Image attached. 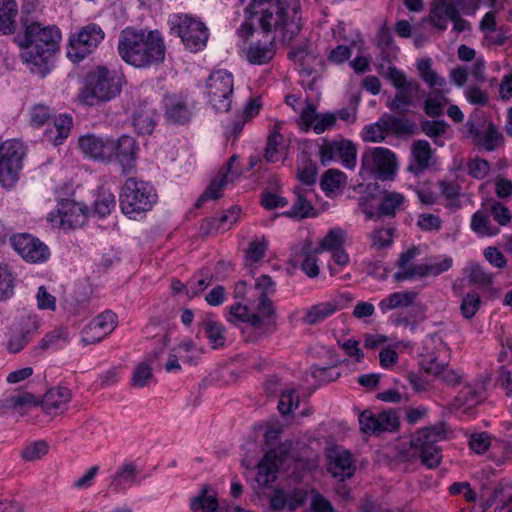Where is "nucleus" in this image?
Listing matches in <instances>:
<instances>
[{
  "instance_id": "nucleus-1",
  "label": "nucleus",
  "mask_w": 512,
  "mask_h": 512,
  "mask_svg": "<svg viewBox=\"0 0 512 512\" xmlns=\"http://www.w3.org/2000/svg\"><path fill=\"white\" fill-rule=\"evenodd\" d=\"M292 11V16H289L281 0H251L245 9L246 18L238 33L247 39L253 31L259 29L265 34H272L273 39L290 42L301 30L299 5L293 6Z\"/></svg>"
},
{
  "instance_id": "nucleus-2",
  "label": "nucleus",
  "mask_w": 512,
  "mask_h": 512,
  "mask_svg": "<svg viewBox=\"0 0 512 512\" xmlns=\"http://www.w3.org/2000/svg\"><path fill=\"white\" fill-rule=\"evenodd\" d=\"M118 53L127 64L146 69L164 62L166 46L158 30L126 28L119 35Z\"/></svg>"
},
{
  "instance_id": "nucleus-3",
  "label": "nucleus",
  "mask_w": 512,
  "mask_h": 512,
  "mask_svg": "<svg viewBox=\"0 0 512 512\" xmlns=\"http://www.w3.org/2000/svg\"><path fill=\"white\" fill-rule=\"evenodd\" d=\"M24 26V38L19 42L23 49L21 58L33 73L45 77L50 71L52 57L59 50L60 30L39 22L24 23Z\"/></svg>"
},
{
  "instance_id": "nucleus-4",
  "label": "nucleus",
  "mask_w": 512,
  "mask_h": 512,
  "mask_svg": "<svg viewBox=\"0 0 512 512\" xmlns=\"http://www.w3.org/2000/svg\"><path fill=\"white\" fill-rule=\"evenodd\" d=\"M121 89L122 78L115 71L98 66L88 73L86 85L80 95L87 105L93 106L114 99Z\"/></svg>"
},
{
  "instance_id": "nucleus-5",
  "label": "nucleus",
  "mask_w": 512,
  "mask_h": 512,
  "mask_svg": "<svg viewBox=\"0 0 512 512\" xmlns=\"http://www.w3.org/2000/svg\"><path fill=\"white\" fill-rule=\"evenodd\" d=\"M447 438V426L444 421L427 426L416 431L410 440V447L414 456H418L421 463L429 469L439 466L442 454L437 445L439 441Z\"/></svg>"
},
{
  "instance_id": "nucleus-6",
  "label": "nucleus",
  "mask_w": 512,
  "mask_h": 512,
  "mask_svg": "<svg viewBox=\"0 0 512 512\" xmlns=\"http://www.w3.org/2000/svg\"><path fill=\"white\" fill-rule=\"evenodd\" d=\"M119 201L122 212L137 219L152 209L157 202V193L148 182L130 177L122 186Z\"/></svg>"
},
{
  "instance_id": "nucleus-7",
  "label": "nucleus",
  "mask_w": 512,
  "mask_h": 512,
  "mask_svg": "<svg viewBox=\"0 0 512 512\" xmlns=\"http://www.w3.org/2000/svg\"><path fill=\"white\" fill-rule=\"evenodd\" d=\"M387 79L395 88L396 93L386 101V106L397 114H406L410 107H415L422 99V89L419 82L408 79L406 74L396 67H389Z\"/></svg>"
},
{
  "instance_id": "nucleus-8",
  "label": "nucleus",
  "mask_w": 512,
  "mask_h": 512,
  "mask_svg": "<svg viewBox=\"0 0 512 512\" xmlns=\"http://www.w3.org/2000/svg\"><path fill=\"white\" fill-rule=\"evenodd\" d=\"M169 24L171 30L191 52H197L206 46L209 33L202 21L188 14H174L170 17Z\"/></svg>"
},
{
  "instance_id": "nucleus-9",
  "label": "nucleus",
  "mask_w": 512,
  "mask_h": 512,
  "mask_svg": "<svg viewBox=\"0 0 512 512\" xmlns=\"http://www.w3.org/2000/svg\"><path fill=\"white\" fill-rule=\"evenodd\" d=\"M397 167L396 155L388 148L374 147L362 153L361 174L363 175L391 180L396 174Z\"/></svg>"
},
{
  "instance_id": "nucleus-10",
  "label": "nucleus",
  "mask_w": 512,
  "mask_h": 512,
  "mask_svg": "<svg viewBox=\"0 0 512 512\" xmlns=\"http://www.w3.org/2000/svg\"><path fill=\"white\" fill-rule=\"evenodd\" d=\"M234 79L226 70L212 72L206 81L205 94L209 103L218 112H227L232 103Z\"/></svg>"
},
{
  "instance_id": "nucleus-11",
  "label": "nucleus",
  "mask_w": 512,
  "mask_h": 512,
  "mask_svg": "<svg viewBox=\"0 0 512 512\" xmlns=\"http://www.w3.org/2000/svg\"><path fill=\"white\" fill-rule=\"evenodd\" d=\"M105 33L95 23H89L72 35L67 47V56L74 63L82 61L104 40Z\"/></svg>"
},
{
  "instance_id": "nucleus-12",
  "label": "nucleus",
  "mask_w": 512,
  "mask_h": 512,
  "mask_svg": "<svg viewBox=\"0 0 512 512\" xmlns=\"http://www.w3.org/2000/svg\"><path fill=\"white\" fill-rule=\"evenodd\" d=\"M466 128L472 141L487 151H494L503 141V135L496 125L481 112L468 118Z\"/></svg>"
},
{
  "instance_id": "nucleus-13",
  "label": "nucleus",
  "mask_w": 512,
  "mask_h": 512,
  "mask_svg": "<svg viewBox=\"0 0 512 512\" xmlns=\"http://www.w3.org/2000/svg\"><path fill=\"white\" fill-rule=\"evenodd\" d=\"M373 197H365L360 199L361 211L368 219L378 220L381 217L393 218L398 212L404 209L406 197L396 191L384 190L379 194L377 209H373L371 201Z\"/></svg>"
},
{
  "instance_id": "nucleus-14",
  "label": "nucleus",
  "mask_w": 512,
  "mask_h": 512,
  "mask_svg": "<svg viewBox=\"0 0 512 512\" xmlns=\"http://www.w3.org/2000/svg\"><path fill=\"white\" fill-rule=\"evenodd\" d=\"M321 163L326 166L335 160H341L344 167L354 169L356 166V145L347 139L323 140L319 147Z\"/></svg>"
},
{
  "instance_id": "nucleus-15",
  "label": "nucleus",
  "mask_w": 512,
  "mask_h": 512,
  "mask_svg": "<svg viewBox=\"0 0 512 512\" xmlns=\"http://www.w3.org/2000/svg\"><path fill=\"white\" fill-rule=\"evenodd\" d=\"M10 242L14 250L21 257L31 263H41L48 259L49 249L38 238L31 234L22 233L13 235Z\"/></svg>"
},
{
  "instance_id": "nucleus-16",
  "label": "nucleus",
  "mask_w": 512,
  "mask_h": 512,
  "mask_svg": "<svg viewBox=\"0 0 512 512\" xmlns=\"http://www.w3.org/2000/svg\"><path fill=\"white\" fill-rule=\"evenodd\" d=\"M117 326V315L110 310L96 316L81 331V343L89 345L100 342Z\"/></svg>"
},
{
  "instance_id": "nucleus-17",
  "label": "nucleus",
  "mask_w": 512,
  "mask_h": 512,
  "mask_svg": "<svg viewBox=\"0 0 512 512\" xmlns=\"http://www.w3.org/2000/svg\"><path fill=\"white\" fill-rule=\"evenodd\" d=\"M256 313L250 318V326L260 336H268L277 330V312L273 301L267 297H258Z\"/></svg>"
},
{
  "instance_id": "nucleus-18",
  "label": "nucleus",
  "mask_w": 512,
  "mask_h": 512,
  "mask_svg": "<svg viewBox=\"0 0 512 512\" xmlns=\"http://www.w3.org/2000/svg\"><path fill=\"white\" fill-rule=\"evenodd\" d=\"M80 150L89 158L102 162L112 161L113 138L95 134L81 136L78 141Z\"/></svg>"
},
{
  "instance_id": "nucleus-19",
  "label": "nucleus",
  "mask_w": 512,
  "mask_h": 512,
  "mask_svg": "<svg viewBox=\"0 0 512 512\" xmlns=\"http://www.w3.org/2000/svg\"><path fill=\"white\" fill-rule=\"evenodd\" d=\"M286 456L287 451L282 447L270 449L265 453L258 464L256 482L259 486L266 487L276 480L279 465Z\"/></svg>"
},
{
  "instance_id": "nucleus-20",
  "label": "nucleus",
  "mask_w": 512,
  "mask_h": 512,
  "mask_svg": "<svg viewBox=\"0 0 512 512\" xmlns=\"http://www.w3.org/2000/svg\"><path fill=\"white\" fill-rule=\"evenodd\" d=\"M138 150L137 142L132 136L124 134L117 139L113 138L112 160H117L126 173L134 167Z\"/></svg>"
},
{
  "instance_id": "nucleus-21",
  "label": "nucleus",
  "mask_w": 512,
  "mask_h": 512,
  "mask_svg": "<svg viewBox=\"0 0 512 512\" xmlns=\"http://www.w3.org/2000/svg\"><path fill=\"white\" fill-rule=\"evenodd\" d=\"M328 471L340 481L354 476L356 465L352 454L347 450H333L328 454Z\"/></svg>"
},
{
  "instance_id": "nucleus-22",
  "label": "nucleus",
  "mask_w": 512,
  "mask_h": 512,
  "mask_svg": "<svg viewBox=\"0 0 512 512\" xmlns=\"http://www.w3.org/2000/svg\"><path fill=\"white\" fill-rule=\"evenodd\" d=\"M165 117L167 121L174 124H185L189 122L192 112L187 100L182 95H166L163 100Z\"/></svg>"
},
{
  "instance_id": "nucleus-23",
  "label": "nucleus",
  "mask_w": 512,
  "mask_h": 512,
  "mask_svg": "<svg viewBox=\"0 0 512 512\" xmlns=\"http://www.w3.org/2000/svg\"><path fill=\"white\" fill-rule=\"evenodd\" d=\"M237 156L233 155L229 158L226 167L219 171L218 175L213 178L205 190V197L211 199H219L222 196V190L229 184L235 181L240 175L239 169H234V163Z\"/></svg>"
},
{
  "instance_id": "nucleus-24",
  "label": "nucleus",
  "mask_w": 512,
  "mask_h": 512,
  "mask_svg": "<svg viewBox=\"0 0 512 512\" xmlns=\"http://www.w3.org/2000/svg\"><path fill=\"white\" fill-rule=\"evenodd\" d=\"M59 224L65 229L81 226L86 219L85 209L73 200L65 199L58 207Z\"/></svg>"
},
{
  "instance_id": "nucleus-25",
  "label": "nucleus",
  "mask_w": 512,
  "mask_h": 512,
  "mask_svg": "<svg viewBox=\"0 0 512 512\" xmlns=\"http://www.w3.org/2000/svg\"><path fill=\"white\" fill-rule=\"evenodd\" d=\"M156 116V109L145 100L134 111L132 125L141 135L151 134L156 126Z\"/></svg>"
},
{
  "instance_id": "nucleus-26",
  "label": "nucleus",
  "mask_w": 512,
  "mask_h": 512,
  "mask_svg": "<svg viewBox=\"0 0 512 512\" xmlns=\"http://www.w3.org/2000/svg\"><path fill=\"white\" fill-rule=\"evenodd\" d=\"M139 472L135 463L124 461L110 477L109 488L113 492H121L137 483Z\"/></svg>"
},
{
  "instance_id": "nucleus-27",
  "label": "nucleus",
  "mask_w": 512,
  "mask_h": 512,
  "mask_svg": "<svg viewBox=\"0 0 512 512\" xmlns=\"http://www.w3.org/2000/svg\"><path fill=\"white\" fill-rule=\"evenodd\" d=\"M301 406L303 408L299 411V416H309L313 413L307 403L301 402L300 395L295 389L288 388L281 392L277 408L282 416L295 413Z\"/></svg>"
},
{
  "instance_id": "nucleus-28",
  "label": "nucleus",
  "mask_w": 512,
  "mask_h": 512,
  "mask_svg": "<svg viewBox=\"0 0 512 512\" xmlns=\"http://www.w3.org/2000/svg\"><path fill=\"white\" fill-rule=\"evenodd\" d=\"M71 396V391L66 387H53L40 398V406H42L43 411L47 414L56 413L58 410H60V413H63L64 406L70 402Z\"/></svg>"
},
{
  "instance_id": "nucleus-29",
  "label": "nucleus",
  "mask_w": 512,
  "mask_h": 512,
  "mask_svg": "<svg viewBox=\"0 0 512 512\" xmlns=\"http://www.w3.org/2000/svg\"><path fill=\"white\" fill-rule=\"evenodd\" d=\"M360 429L365 434L381 436L383 433L396 432L400 426L399 418H358Z\"/></svg>"
},
{
  "instance_id": "nucleus-30",
  "label": "nucleus",
  "mask_w": 512,
  "mask_h": 512,
  "mask_svg": "<svg viewBox=\"0 0 512 512\" xmlns=\"http://www.w3.org/2000/svg\"><path fill=\"white\" fill-rule=\"evenodd\" d=\"M275 40L271 37V39L263 43L260 41L251 43L246 51V58L249 63L253 65L268 64L276 53Z\"/></svg>"
},
{
  "instance_id": "nucleus-31",
  "label": "nucleus",
  "mask_w": 512,
  "mask_h": 512,
  "mask_svg": "<svg viewBox=\"0 0 512 512\" xmlns=\"http://www.w3.org/2000/svg\"><path fill=\"white\" fill-rule=\"evenodd\" d=\"M481 402V396L470 385L464 386L450 404L451 413H468Z\"/></svg>"
},
{
  "instance_id": "nucleus-32",
  "label": "nucleus",
  "mask_w": 512,
  "mask_h": 512,
  "mask_svg": "<svg viewBox=\"0 0 512 512\" xmlns=\"http://www.w3.org/2000/svg\"><path fill=\"white\" fill-rule=\"evenodd\" d=\"M413 164L409 170L415 174H420L430 165L432 149L428 141L417 140L412 145Z\"/></svg>"
},
{
  "instance_id": "nucleus-33",
  "label": "nucleus",
  "mask_w": 512,
  "mask_h": 512,
  "mask_svg": "<svg viewBox=\"0 0 512 512\" xmlns=\"http://www.w3.org/2000/svg\"><path fill=\"white\" fill-rule=\"evenodd\" d=\"M417 296V292L410 290L394 292L382 299L378 307L383 314L393 309L407 308L414 304Z\"/></svg>"
},
{
  "instance_id": "nucleus-34",
  "label": "nucleus",
  "mask_w": 512,
  "mask_h": 512,
  "mask_svg": "<svg viewBox=\"0 0 512 512\" xmlns=\"http://www.w3.org/2000/svg\"><path fill=\"white\" fill-rule=\"evenodd\" d=\"M211 486L205 484L197 495L190 499L189 507L192 512H217L219 503L216 495H211Z\"/></svg>"
},
{
  "instance_id": "nucleus-35",
  "label": "nucleus",
  "mask_w": 512,
  "mask_h": 512,
  "mask_svg": "<svg viewBox=\"0 0 512 512\" xmlns=\"http://www.w3.org/2000/svg\"><path fill=\"white\" fill-rule=\"evenodd\" d=\"M339 309L336 301L321 302L309 307L302 321L306 325H316L332 316Z\"/></svg>"
},
{
  "instance_id": "nucleus-36",
  "label": "nucleus",
  "mask_w": 512,
  "mask_h": 512,
  "mask_svg": "<svg viewBox=\"0 0 512 512\" xmlns=\"http://www.w3.org/2000/svg\"><path fill=\"white\" fill-rule=\"evenodd\" d=\"M312 194L311 189L308 188H297L295 190L296 200L292 208L286 212V215L296 218H307L314 215V208L311 204L309 195Z\"/></svg>"
},
{
  "instance_id": "nucleus-37",
  "label": "nucleus",
  "mask_w": 512,
  "mask_h": 512,
  "mask_svg": "<svg viewBox=\"0 0 512 512\" xmlns=\"http://www.w3.org/2000/svg\"><path fill=\"white\" fill-rule=\"evenodd\" d=\"M18 7L15 0H0V34H10L15 29Z\"/></svg>"
},
{
  "instance_id": "nucleus-38",
  "label": "nucleus",
  "mask_w": 512,
  "mask_h": 512,
  "mask_svg": "<svg viewBox=\"0 0 512 512\" xmlns=\"http://www.w3.org/2000/svg\"><path fill=\"white\" fill-rule=\"evenodd\" d=\"M199 326L204 331L213 349L224 346L226 341L225 328L220 322L215 321L212 318H206L199 324Z\"/></svg>"
},
{
  "instance_id": "nucleus-39",
  "label": "nucleus",
  "mask_w": 512,
  "mask_h": 512,
  "mask_svg": "<svg viewBox=\"0 0 512 512\" xmlns=\"http://www.w3.org/2000/svg\"><path fill=\"white\" fill-rule=\"evenodd\" d=\"M512 491V486L508 483L499 482L490 495L484 493L480 495L479 501L482 511L485 512L496 502H502L501 510L507 507V495Z\"/></svg>"
},
{
  "instance_id": "nucleus-40",
  "label": "nucleus",
  "mask_w": 512,
  "mask_h": 512,
  "mask_svg": "<svg viewBox=\"0 0 512 512\" xmlns=\"http://www.w3.org/2000/svg\"><path fill=\"white\" fill-rule=\"evenodd\" d=\"M72 126V118L68 115H60L53 121V126L49 128L45 135L54 145H60L69 135Z\"/></svg>"
},
{
  "instance_id": "nucleus-41",
  "label": "nucleus",
  "mask_w": 512,
  "mask_h": 512,
  "mask_svg": "<svg viewBox=\"0 0 512 512\" xmlns=\"http://www.w3.org/2000/svg\"><path fill=\"white\" fill-rule=\"evenodd\" d=\"M383 119L386 122V130L388 135H411L414 133V130L416 128L413 122L404 117H396L391 114H385L383 115Z\"/></svg>"
},
{
  "instance_id": "nucleus-42",
  "label": "nucleus",
  "mask_w": 512,
  "mask_h": 512,
  "mask_svg": "<svg viewBox=\"0 0 512 512\" xmlns=\"http://www.w3.org/2000/svg\"><path fill=\"white\" fill-rule=\"evenodd\" d=\"M417 69L420 77L430 88H443L446 85V79L439 76L438 73L432 69V60L430 58H423L417 61Z\"/></svg>"
},
{
  "instance_id": "nucleus-43",
  "label": "nucleus",
  "mask_w": 512,
  "mask_h": 512,
  "mask_svg": "<svg viewBox=\"0 0 512 512\" xmlns=\"http://www.w3.org/2000/svg\"><path fill=\"white\" fill-rule=\"evenodd\" d=\"M173 351L179 355L184 363L189 365L197 364L203 353L202 348L198 347L194 341L189 339L181 341Z\"/></svg>"
},
{
  "instance_id": "nucleus-44",
  "label": "nucleus",
  "mask_w": 512,
  "mask_h": 512,
  "mask_svg": "<svg viewBox=\"0 0 512 512\" xmlns=\"http://www.w3.org/2000/svg\"><path fill=\"white\" fill-rule=\"evenodd\" d=\"M16 276L9 265L0 263V302L7 301L14 295Z\"/></svg>"
},
{
  "instance_id": "nucleus-45",
  "label": "nucleus",
  "mask_w": 512,
  "mask_h": 512,
  "mask_svg": "<svg viewBox=\"0 0 512 512\" xmlns=\"http://www.w3.org/2000/svg\"><path fill=\"white\" fill-rule=\"evenodd\" d=\"M40 398L30 392L13 395L6 400V407L16 412L27 411L31 407L40 406Z\"/></svg>"
},
{
  "instance_id": "nucleus-46",
  "label": "nucleus",
  "mask_w": 512,
  "mask_h": 512,
  "mask_svg": "<svg viewBox=\"0 0 512 512\" xmlns=\"http://www.w3.org/2000/svg\"><path fill=\"white\" fill-rule=\"evenodd\" d=\"M297 176H298L299 181L306 186H312L316 182V177H317L316 165L312 162V160L306 154H303L298 159Z\"/></svg>"
},
{
  "instance_id": "nucleus-47",
  "label": "nucleus",
  "mask_w": 512,
  "mask_h": 512,
  "mask_svg": "<svg viewBox=\"0 0 512 512\" xmlns=\"http://www.w3.org/2000/svg\"><path fill=\"white\" fill-rule=\"evenodd\" d=\"M303 260L301 263L302 271L309 277L315 278L319 275L320 268L318 265L317 256L320 253L315 252V248H311L310 243L304 244L302 247Z\"/></svg>"
},
{
  "instance_id": "nucleus-48",
  "label": "nucleus",
  "mask_w": 512,
  "mask_h": 512,
  "mask_svg": "<svg viewBox=\"0 0 512 512\" xmlns=\"http://www.w3.org/2000/svg\"><path fill=\"white\" fill-rule=\"evenodd\" d=\"M387 136L386 122L383 116L375 123L364 126L361 132V138L364 142L381 143Z\"/></svg>"
},
{
  "instance_id": "nucleus-49",
  "label": "nucleus",
  "mask_w": 512,
  "mask_h": 512,
  "mask_svg": "<svg viewBox=\"0 0 512 512\" xmlns=\"http://www.w3.org/2000/svg\"><path fill=\"white\" fill-rule=\"evenodd\" d=\"M471 229L480 236H492L498 232V229L492 226L489 216L482 211L473 214Z\"/></svg>"
},
{
  "instance_id": "nucleus-50",
  "label": "nucleus",
  "mask_w": 512,
  "mask_h": 512,
  "mask_svg": "<svg viewBox=\"0 0 512 512\" xmlns=\"http://www.w3.org/2000/svg\"><path fill=\"white\" fill-rule=\"evenodd\" d=\"M448 103V99L442 92L430 93L424 102V112L432 118L443 114L444 107Z\"/></svg>"
},
{
  "instance_id": "nucleus-51",
  "label": "nucleus",
  "mask_w": 512,
  "mask_h": 512,
  "mask_svg": "<svg viewBox=\"0 0 512 512\" xmlns=\"http://www.w3.org/2000/svg\"><path fill=\"white\" fill-rule=\"evenodd\" d=\"M344 244V235L341 229L330 230L321 240L319 246L315 247L316 253L324 251L333 252L341 248Z\"/></svg>"
},
{
  "instance_id": "nucleus-52",
  "label": "nucleus",
  "mask_w": 512,
  "mask_h": 512,
  "mask_svg": "<svg viewBox=\"0 0 512 512\" xmlns=\"http://www.w3.org/2000/svg\"><path fill=\"white\" fill-rule=\"evenodd\" d=\"M449 125L444 120H426L421 123L422 131L438 146H443L440 138L446 133Z\"/></svg>"
},
{
  "instance_id": "nucleus-53",
  "label": "nucleus",
  "mask_w": 512,
  "mask_h": 512,
  "mask_svg": "<svg viewBox=\"0 0 512 512\" xmlns=\"http://www.w3.org/2000/svg\"><path fill=\"white\" fill-rule=\"evenodd\" d=\"M35 329V323H30L27 327H22L19 331L13 333L7 344L8 350L12 353L21 351L30 341V334Z\"/></svg>"
},
{
  "instance_id": "nucleus-54",
  "label": "nucleus",
  "mask_w": 512,
  "mask_h": 512,
  "mask_svg": "<svg viewBox=\"0 0 512 512\" xmlns=\"http://www.w3.org/2000/svg\"><path fill=\"white\" fill-rule=\"evenodd\" d=\"M116 206L114 194L107 190H101L94 202V213L104 217L111 213Z\"/></svg>"
},
{
  "instance_id": "nucleus-55",
  "label": "nucleus",
  "mask_w": 512,
  "mask_h": 512,
  "mask_svg": "<svg viewBox=\"0 0 512 512\" xmlns=\"http://www.w3.org/2000/svg\"><path fill=\"white\" fill-rule=\"evenodd\" d=\"M152 379L153 373L151 366L147 362H141L133 372L131 386L134 388H143L148 386Z\"/></svg>"
},
{
  "instance_id": "nucleus-56",
  "label": "nucleus",
  "mask_w": 512,
  "mask_h": 512,
  "mask_svg": "<svg viewBox=\"0 0 512 512\" xmlns=\"http://www.w3.org/2000/svg\"><path fill=\"white\" fill-rule=\"evenodd\" d=\"M393 228L380 227L369 234L371 248L380 250L390 246L393 242Z\"/></svg>"
},
{
  "instance_id": "nucleus-57",
  "label": "nucleus",
  "mask_w": 512,
  "mask_h": 512,
  "mask_svg": "<svg viewBox=\"0 0 512 512\" xmlns=\"http://www.w3.org/2000/svg\"><path fill=\"white\" fill-rule=\"evenodd\" d=\"M267 243L265 241H252L246 252V266L249 268L251 274H253V265L261 261L266 253Z\"/></svg>"
},
{
  "instance_id": "nucleus-58",
  "label": "nucleus",
  "mask_w": 512,
  "mask_h": 512,
  "mask_svg": "<svg viewBox=\"0 0 512 512\" xmlns=\"http://www.w3.org/2000/svg\"><path fill=\"white\" fill-rule=\"evenodd\" d=\"M345 180V175L339 170L329 169L322 176L320 185L325 192H335Z\"/></svg>"
},
{
  "instance_id": "nucleus-59",
  "label": "nucleus",
  "mask_w": 512,
  "mask_h": 512,
  "mask_svg": "<svg viewBox=\"0 0 512 512\" xmlns=\"http://www.w3.org/2000/svg\"><path fill=\"white\" fill-rule=\"evenodd\" d=\"M49 445L43 440H38L28 444L21 452L25 461H35L41 459L48 453Z\"/></svg>"
},
{
  "instance_id": "nucleus-60",
  "label": "nucleus",
  "mask_w": 512,
  "mask_h": 512,
  "mask_svg": "<svg viewBox=\"0 0 512 512\" xmlns=\"http://www.w3.org/2000/svg\"><path fill=\"white\" fill-rule=\"evenodd\" d=\"M425 276H431L428 263L413 265L408 269H400L394 274V277L397 281L411 280L415 277Z\"/></svg>"
},
{
  "instance_id": "nucleus-61",
  "label": "nucleus",
  "mask_w": 512,
  "mask_h": 512,
  "mask_svg": "<svg viewBox=\"0 0 512 512\" xmlns=\"http://www.w3.org/2000/svg\"><path fill=\"white\" fill-rule=\"evenodd\" d=\"M447 365V361L443 359L440 360L439 355H435V353H427L423 356L421 361L423 370L435 376L440 375Z\"/></svg>"
},
{
  "instance_id": "nucleus-62",
  "label": "nucleus",
  "mask_w": 512,
  "mask_h": 512,
  "mask_svg": "<svg viewBox=\"0 0 512 512\" xmlns=\"http://www.w3.org/2000/svg\"><path fill=\"white\" fill-rule=\"evenodd\" d=\"M282 141L283 137L278 131L274 130L269 134L265 149V159L267 162L274 163L278 160L279 147Z\"/></svg>"
},
{
  "instance_id": "nucleus-63",
  "label": "nucleus",
  "mask_w": 512,
  "mask_h": 512,
  "mask_svg": "<svg viewBox=\"0 0 512 512\" xmlns=\"http://www.w3.org/2000/svg\"><path fill=\"white\" fill-rule=\"evenodd\" d=\"M481 299L478 293L467 294L461 303L460 310L463 317L471 319L480 307Z\"/></svg>"
},
{
  "instance_id": "nucleus-64",
  "label": "nucleus",
  "mask_w": 512,
  "mask_h": 512,
  "mask_svg": "<svg viewBox=\"0 0 512 512\" xmlns=\"http://www.w3.org/2000/svg\"><path fill=\"white\" fill-rule=\"evenodd\" d=\"M417 226L424 232H438L442 228V220L437 215L423 213L418 216Z\"/></svg>"
}]
</instances>
